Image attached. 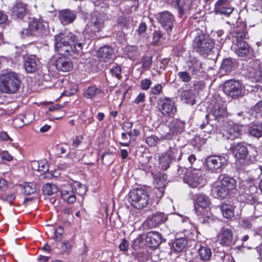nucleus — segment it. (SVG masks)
Segmentation results:
<instances>
[{
	"label": "nucleus",
	"instance_id": "c85d7f7f",
	"mask_svg": "<svg viewBox=\"0 0 262 262\" xmlns=\"http://www.w3.org/2000/svg\"><path fill=\"white\" fill-rule=\"evenodd\" d=\"M60 195L63 200L69 204H73L76 200V195L73 187L61 190Z\"/></svg>",
	"mask_w": 262,
	"mask_h": 262
},
{
	"label": "nucleus",
	"instance_id": "774afa93",
	"mask_svg": "<svg viewBox=\"0 0 262 262\" xmlns=\"http://www.w3.org/2000/svg\"><path fill=\"white\" fill-rule=\"evenodd\" d=\"M234 64V63L231 58H227L223 60L221 66H231Z\"/></svg>",
	"mask_w": 262,
	"mask_h": 262
},
{
	"label": "nucleus",
	"instance_id": "7c9ffc66",
	"mask_svg": "<svg viewBox=\"0 0 262 262\" xmlns=\"http://www.w3.org/2000/svg\"><path fill=\"white\" fill-rule=\"evenodd\" d=\"M232 239V233L229 229H223L220 236V244L222 245H229Z\"/></svg>",
	"mask_w": 262,
	"mask_h": 262
},
{
	"label": "nucleus",
	"instance_id": "864d4df0",
	"mask_svg": "<svg viewBox=\"0 0 262 262\" xmlns=\"http://www.w3.org/2000/svg\"><path fill=\"white\" fill-rule=\"evenodd\" d=\"M151 84V81L148 79L142 80L141 82V88L142 90H148Z\"/></svg>",
	"mask_w": 262,
	"mask_h": 262
},
{
	"label": "nucleus",
	"instance_id": "e2e57ef3",
	"mask_svg": "<svg viewBox=\"0 0 262 262\" xmlns=\"http://www.w3.org/2000/svg\"><path fill=\"white\" fill-rule=\"evenodd\" d=\"M83 139L82 137L76 136L75 138L74 139L72 142V146L74 148H76L78 146V145L80 144L82 140Z\"/></svg>",
	"mask_w": 262,
	"mask_h": 262
},
{
	"label": "nucleus",
	"instance_id": "393cba45",
	"mask_svg": "<svg viewBox=\"0 0 262 262\" xmlns=\"http://www.w3.org/2000/svg\"><path fill=\"white\" fill-rule=\"evenodd\" d=\"M114 54V50L110 46L101 47L97 52V56L100 60L106 61L111 59Z\"/></svg>",
	"mask_w": 262,
	"mask_h": 262
},
{
	"label": "nucleus",
	"instance_id": "e433bc0d",
	"mask_svg": "<svg viewBox=\"0 0 262 262\" xmlns=\"http://www.w3.org/2000/svg\"><path fill=\"white\" fill-rule=\"evenodd\" d=\"M187 245V241L184 237H181L175 240L173 244V247L175 251L182 252Z\"/></svg>",
	"mask_w": 262,
	"mask_h": 262
},
{
	"label": "nucleus",
	"instance_id": "b1692460",
	"mask_svg": "<svg viewBox=\"0 0 262 262\" xmlns=\"http://www.w3.org/2000/svg\"><path fill=\"white\" fill-rule=\"evenodd\" d=\"M172 139V134L171 133H167L165 134L161 135L160 138L155 135L148 137L146 139V142L149 146L152 147L156 146L160 141L164 140H169Z\"/></svg>",
	"mask_w": 262,
	"mask_h": 262
},
{
	"label": "nucleus",
	"instance_id": "a19ab883",
	"mask_svg": "<svg viewBox=\"0 0 262 262\" xmlns=\"http://www.w3.org/2000/svg\"><path fill=\"white\" fill-rule=\"evenodd\" d=\"M101 91L97 88L95 86H90L85 91L84 95V96L88 98L91 99L95 97L96 94L100 93Z\"/></svg>",
	"mask_w": 262,
	"mask_h": 262
},
{
	"label": "nucleus",
	"instance_id": "58836bf2",
	"mask_svg": "<svg viewBox=\"0 0 262 262\" xmlns=\"http://www.w3.org/2000/svg\"><path fill=\"white\" fill-rule=\"evenodd\" d=\"M196 201L198 205L202 208L207 209L209 207V199L204 194L198 195L196 198Z\"/></svg>",
	"mask_w": 262,
	"mask_h": 262
},
{
	"label": "nucleus",
	"instance_id": "052dcab7",
	"mask_svg": "<svg viewBox=\"0 0 262 262\" xmlns=\"http://www.w3.org/2000/svg\"><path fill=\"white\" fill-rule=\"evenodd\" d=\"M241 225L245 228L250 229L252 226V223L249 219H244L242 221Z\"/></svg>",
	"mask_w": 262,
	"mask_h": 262
},
{
	"label": "nucleus",
	"instance_id": "ddd939ff",
	"mask_svg": "<svg viewBox=\"0 0 262 262\" xmlns=\"http://www.w3.org/2000/svg\"><path fill=\"white\" fill-rule=\"evenodd\" d=\"M224 92L233 98L242 95V90L240 82L234 80L226 81L224 85Z\"/></svg>",
	"mask_w": 262,
	"mask_h": 262
},
{
	"label": "nucleus",
	"instance_id": "f03ea898",
	"mask_svg": "<svg viewBox=\"0 0 262 262\" xmlns=\"http://www.w3.org/2000/svg\"><path fill=\"white\" fill-rule=\"evenodd\" d=\"M246 28L243 26L237 25L233 28L231 33V39L233 42L232 48L239 56H244L249 51L248 44L244 40L246 37Z\"/></svg>",
	"mask_w": 262,
	"mask_h": 262
},
{
	"label": "nucleus",
	"instance_id": "5fc2aeb1",
	"mask_svg": "<svg viewBox=\"0 0 262 262\" xmlns=\"http://www.w3.org/2000/svg\"><path fill=\"white\" fill-rule=\"evenodd\" d=\"M162 85L158 84L150 89V92L153 95H159L162 91Z\"/></svg>",
	"mask_w": 262,
	"mask_h": 262
},
{
	"label": "nucleus",
	"instance_id": "4d7b16f0",
	"mask_svg": "<svg viewBox=\"0 0 262 262\" xmlns=\"http://www.w3.org/2000/svg\"><path fill=\"white\" fill-rule=\"evenodd\" d=\"M143 242V239L141 237L138 236L135 239L133 242L132 246L135 249L139 248L140 245Z\"/></svg>",
	"mask_w": 262,
	"mask_h": 262
},
{
	"label": "nucleus",
	"instance_id": "ea45409f",
	"mask_svg": "<svg viewBox=\"0 0 262 262\" xmlns=\"http://www.w3.org/2000/svg\"><path fill=\"white\" fill-rule=\"evenodd\" d=\"M181 97L186 103L193 105L195 103L194 95L191 91H183L181 93Z\"/></svg>",
	"mask_w": 262,
	"mask_h": 262
},
{
	"label": "nucleus",
	"instance_id": "13d9d810",
	"mask_svg": "<svg viewBox=\"0 0 262 262\" xmlns=\"http://www.w3.org/2000/svg\"><path fill=\"white\" fill-rule=\"evenodd\" d=\"M145 96L144 93H140L134 100V102L137 104L144 102L145 101Z\"/></svg>",
	"mask_w": 262,
	"mask_h": 262
},
{
	"label": "nucleus",
	"instance_id": "603ef678",
	"mask_svg": "<svg viewBox=\"0 0 262 262\" xmlns=\"http://www.w3.org/2000/svg\"><path fill=\"white\" fill-rule=\"evenodd\" d=\"M38 170L43 172H47L49 170L48 165L46 162L41 161L38 163Z\"/></svg>",
	"mask_w": 262,
	"mask_h": 262
},
{
	"label": "nucleus",
	"instance_id": "dca6fc26",
	"mask_svg": "<svg viewBox=\"0 0 262 262\" xmlns=\"http://www.w3.org/2000/svg\"><path fill=\"white\" fill-rule=\"evenodd\" d=\"M223 129V135L227 139L233 140L237 138L241 134L242 126L237 124H228Z\"/></svg>",
	"mask_w": 262,
	"mask_h": 262
},
{
	"label": "nucleus",
	"instance_id": "39448f33",
	"mask_svg": "<svg viewBox=\"0 0 262 262\" xmlns=\"http://www.w3.org/2000/svg\"><path fill=\"white\" fill-rule=\"evenodd\" d=\"M129 197L131 205L137 209L146 207L149 203L148 192L141 188L132 190L129 193Z\"/></svg>",
	"mask_w": 262,
	"mask_h": 262
},
{
	"label": "nucleus",
	"instance_id": "a878e982",
	"mask_svg": "<svg viewBox=\"0 0 262 262\" xmlns=\"http://www.w3.org/2000/svg\"><path fill=\"white\" fill-rule=\"evenodd\" d=\"M247 77L252 81H262V67H249Z\"/></svg>",
	"mask_w": 262,
	"mask_h": 262
},
{
	"label": "nucleus",
	"instance_id": "37998d69",
	"mask_svg": "<svg viewBox=\"0 0 262 262\" xmlns=\"http://www.w3.org/2000/svg\"><path fill=\"white\" fill-rule=\"evenodd\" d=\"M171 5L177 8L181 16L184 13L183 7L185 5V0H172Z\"/></svg>",
	"mask_w": 262,
	"mask_h": 262
},
{
	"label": "nucleus",
	"instance_id": "0eeeda50",
	"mask_svg": "<svg viewBox=\"0 0 262 262\" xmlns=\"http://www.w3.org/2000/svg\"><path fill=\"white\" fill-rule=\"evenodd\" d=\"M207 167L215 172H220L228 164L226 156L214 155L208 157L206 159Z\"/></svg>",
	"mask_w": 262,
	"mask_h": 262
},
{
	"label": "nucleus",
	"instance_id": "72a5a7b5",
	"mask_svg": "<svg viewBox=\"0 0 262 262\" xmlns=\"http://www.w3.org/2000/svg\"><path fill=\"white\" fill-rule=\"evenodd\" d=\"M206 119L207 120V123H203L201 125V128L204 129V132L211 133L214 132V129H216L217 127L220 126L216 122L211 121L209 118H206Z\"/></svg>",
	"mask_w": 262,
	"mask_h": 262
},
{
	"label": "nucleus",
	"instance_id": "79ce46f5",
	"mask_svg": "<svg viewBox=\"0 0 262 262\" xmlns=\"http://www.w3.org/2000/svg\"><path fill=\"white\" fill-rule=\"evenodd\" d=\"M73 187L75 189V193L76 192L80 195L84 194L87 190L86 186L78 182L74 183Z\"/></svg>",
	"mask_w": 262,
	"mask_h": 262
},
{
	"label": "nucleus",
	"instance_id": "49530a36",
	"mask_svg": "<svg viewBox=\"0 0 262 262\" xmlns=\"http://www.w3.org/2000/svg\"><path fill=\"white\" fill-rule=\"evenodd\" d=\"M65 55H62L56 61L55 66H71L72 62L69 59H67Z\"/></svg>",
	"mask_w": 262,
	"mask_h": 262
},
{
	"label": "nucleus",
	"instance_id": "bf43d9fd",
	"mask_svg": "<svg viewBox=\"0 0 262 262\" xmlns=\"http://www.w3.org/2000/svg\"><path fill=\"white\" fill-rule=\"evenodd\" d=\"M13 64L12 59L6 58L4 56L0 57V64Z\"/></svg>",
	"mask_w": 262,
	"mask_h": 262
},
{
	"label": "nucleus",
	"instance_id": "9d476101",
	"mask_svg": "<svg viewBox=\"0 0 262 262\" xmlns=\"http://www.w3.org/2000/svg\"><path fill=\"white\" fill-rule=\"evenodd\" d=\"M156 18L165 30L168 33L171 32L175 22L174 15L168 11L159 13Z\"/></svg>",
	"mask_w": 262,
	"mask_h": 262
},
{
	"label": "nucleus",
	"instance_id": "c03bdc74",
	"mask_svg": "<svg viewBox=\"0 0 262 262\" xmlns=\"http://www.w3.org/2000/svg\"><path fill=\"white\" fill-rule=\"evenodd\" d=\"M39 64H40L39 59L34 55H31L25 59L24 66H33V64L38 66Z\"/></svg>",
	"mask_w": 262,
	"mask_h": 262
},
{
	"label": "nucleus",
	"instance_id": "9b49d317",
	"mask_svg": "<svg viewBox=\"0 0 262 262\" xmlns=\"http://www.w3.org/2000/svg\"><path fill=\"white\" fill-rule=\"evenodd\" d=\"M90 25L94 32L101 31L105 26V23L108 19L106 14L94 12L90 15Z\"/></svg>",
	"mask_w": 262,
	"mask_h": 262
},
{
	"label": "nucleus",
	"instance_id": "4468645a",
	"mask_svg": "<svg viewBox=\"0 0 262 262\" xmlns=\"http://www.w3.org/2000/svg\"><path fill=\"white\" fill-rule=\"evenodd\" d=\"M234 8L231 6L229 0H218L214 5L213 11L216 15L229 16L232 13Z\"/></svg>",
	"mask_w": 262,
	"mask_h": 262
},
{
	"label": "nucleus",
	"instance_id": "6ab92c4d",
	"mask_svg": "<svg viewBox=\"0 0 262 262\" xmlns=\"http://www.w3.org/2000/svg\"><path fill=\"white\" fill-rule=\"evenodd\" d=\"M233 154L236 161H244L248 155L247 147L242 143H237L231 147Z\"/></svg>",
	"mask_w": 262,
	"mask_h": 262
},
{
	"label": "nucleus",
	"instance_id": "c756f323",
	"mask_svg": "<svg viewBox=\"0 0 262 262\" xmlns=\"http://www.w3.org/2000/svg\"><path fill=\"white\" fill-rule=\"evenodd\" d=\"M248 133L251 136L257 138L262 137V122L251 124L248 128Z\"/></svg>",
	"mask_w": 262,
	"mask_h": 262
},
{
	"label": "nucleus",
	"instance_id": "f257e3e1",
	"mask_svg": "<svg viewBox=\"0 0 262 262\" xmlns=\"http://www.w3.org/2000/svg\"><path fill=\"white\" fill-rule=\"evenodd\" d=\"M77 37L71 33H60L55 36V48L61 55H72L76 51Z\"/></svg>",
	"mask_w": 262,
	"mask_h": 262
},
{
	"label": "nucleus",
	"instance_id": "2eb2a0df",
	"mask_svg": "<svg viewBox=\"0 0 262 262\" xmlns=\"http://www.w3.org/2000/svg\"><path fill=\"white\" fill-rule=\"evenodd\" d=\"M167 219V216L164 213L156 212L148 216L144 224L145 226L149 228H152L163 223Z\"/></svg>",
	"mask_w": 262,
	"mask_h": 262
},
{
	"label": "nucleus",
	"instance_id": "f3484780",
	"mask_svg": "<svg viewBox=\"0 0 262 262\" xmlns=\"http://www.w3.org/2000/svg\"><path fill=\"white\" fill-rule=\"evenodd\" d=\"M27 5L20 1H17L12 10V16L15 19H24L27 15Z\"/></svg>",
	"mask_w": 262,
	"mask_h": 262
},
{
	"label": "nucleus",
	"instance_id": "338daca9",
	"mask_svg": "<svg viewBox=\"0 0 262 262\" xmlns=\"http://www.w3.org/2000/svg\"><path fill=\"white\" fill-rule=\"evenodd\" d=\"M187 172L186 169L184 168H180L178 169V174L180 177L183 179L184 181V178H187V176H185V173Z\"/></svg>",
	"mask_w": 262,
	"mask_h": 262
},
{
	"label": "nucleus",
	"instance_id": "a18cd8bd",
	"mask_svg": "<svg viewBox=\"0 0 262 262\" xmlns=\"http://www.w3.org/2000/svg\"><path fill=\"white\" fill-rule=\"evenodd\" d=\"M256 81H252V79H249L248 77L244 81V88L246 89L248 91H253L256 87L255 82Z\"/></svg>",
	"mask_w": 262,
	"mask_h": 262
},
{
	"label": "nucleus",
	"instance_id": "3c124183",
	"mask_svg": "<svg viewBox=\"0 0 262 262\" xmlns=\"http://www.w3.org/2000/svg\"><path fill=\"white\" fill-rule=\"evenodd\" d=\"M178 75L181 80L184 82H189L191 79V77L186 72H179Z\"/></svg>",
	"mask_w": 262,
	"mask_h": 262
},
{
	"label": "nucleus",
	"instance_id": "de8ad7c7",
	"mask_svg": "<svg viewBox=\"0 0 262 262\" xmlns=\"http://www.w3.org/2000/svg\"><path fill=\"white\" fill-rule=\"evenodd\" d=\"M24 192L27 195H30L36 191L35 184L33 183H29L26 184L24 187Z\"/></svg>",
	"mask_w": 262,
	"mask_h": 262
},
{
	"label": "nucleus",
	"instance_id": "6e6552de",
	"mask_svg": "<svg viewBox=\"0 0 262 262\" xmlns=\"http://www.w3.org/2000/svg\"><path fill=\"white\" fill-rule=\"evenodd\" d=\"M227 117L226 108L224 104H214L209 114L206 115V118H209L212 122H216L220 125H223Z\"/></svg>",
	"mask_w": 262,
	"mask_h": 262
},
{
	"label": "nucleus",
	"instance_id": "4be33fe9",
	"mask_svg": "<svg viewBox=\"0 0 262 262\" xmlns=\"http://www.w3.org/2000/svg\"><path fill=\"white\" fill-rule=\"evenodd\" d=\"M169 132L172 136L181 134L184 129L185 122L179 119H173L168 125Z\"/></svg>",
	"mask_w": 262,
	"mask_h": 262
},
{
	"label": "nucleus",
	"instance_id": "c9c22d12",
	"mask_svg": "<svg viewBox=\"0 0 262 262\" xmlns=\"http://www.w3.org/2000/svg\"><path fill=\"white\" fill-rule=\"evenodd\" d=\"M198 254L201 260L206 261L210 259L212 252L211 249L208 247L202 246L198 250Z\"/></svg>",
	"mask_w": 262,
	"mask_h": 262
},
{
	"label": "nucleus",
	"instance_id": "a211bd4d",
	"mask_svg": "<svg viewBox=\"0 0 262 262\" xmlns=\"http://www.w3.org/2000/svg\"><path fill=\"white\" fill-rule=\"evenodd\" d=\"M163 241L162 235L156 231H150L147 233L145 238L146 245L150 247L157 248Z\"/></svg>",
	"mask_w": 262,
	"mask_h": 262
},
{
	"label": "nucleus",
	"instance_id": "20e7f679",
	"mask_svg": "<svg viewBox=\"0 0 262 262\" xmlns=\"http://www.w3.org/2000/svg\"><path fill=\"white\" fill-rule=\"evenodd\" d=\"M214 40L202 33H198L193 40V49L202 55H209L214 52Z\"/></svg>",
	"mask_w": 262,
	"mask_h": 262
},
{
	"label": "nucleus",
	"instance_id": "412c9836",
	"mask_svg": "<svg viewBox=\"0 0 262 262\" xmlns=\"http://www.w3.org/2000/svg\"><path fill=\"white\" fill-rule=\"evenodd\" d=\"M166 176L163 174H157L154 179V184L159 193L156 192L158 197H161L163 195L166 186Z\"/></svg>",
	"mask_w": 262,
	"mask_h": 262
},
{
	"label": "nucleus",
	"instance_id": "4c0bfd02",
	"mask_svg": "<svg viewBox=\"0 0 262 262\" xmlns=\"http://www.w3.org/2000/svg\"><path fill=\"white\" fill-rule=\"evenodd\" d=\"M58 190L57 186L53 183H46L42 187V192L45 194L51 195Z\"/></svg>",
	"mask_w": 262,
	"mask_h": 262
},
{
	"label": "nucleus",
	"instance_id": "bb28decb",
	"mask_svg": "<svg viewBox=\"0 0 262 262\" xmlns=\"http://www.w3.org/2000/svg\"><path fill=\"white\" fill-rule=\"evenodd\" d=\"M29 27L33 34V36H39L41 34L45 28V25L42 22L36 19L32 20Z\"/></svg>",
	"mask_w": 262,
	"mask_h": 262
},
{
	"label": "nucleus",
	"instance_id": "09e8293b",
	"mask_svg": "<svg viewBox=\"0 0 262 262\" xmlns=\"http://www.w3.org/2000/svg\"><path fill=\"white\" fill-rule=\"evenodd\" d=\"M110 73L112 76H115L118 78H120L121 73V67H113V68L110 69Z\"/></svg>",
	"mask_w": 262,
	"mask_h": 262
},
{
	"label": "nucleus",
	"instance_id": "cd10ccee",
	"mask_svg": "<svg viewBox=\"0 0 262 262\" xmlns=\"http://www.w3.org/2000/svg\"><path fill=\"white\" fill-rule=\"evenodd\" d=\"M219 179L220 183L229 191L234 189L236 186V182L233 178L227 175H222Z\"/></svg>",
	"mask_w": 262,
	"mask_h": 262
},
{
	"label": "nucleus",
	"instance_id": "0e129e2a",
	"mask_svg": "<svg viewBox=\"0 0 262 262\" xmlns=\"http://www.w3.org/2000/svg\"><path fill=\"white\" fill-rule=\"evenodd\" d=\"M1 156L3 159H5L8 161H10L12 159V157L11 155L9 154V153L7 151H3L1 153Z\"/></svg>",
	"mask_w": 262,
	"mask_h": 262
},
{
	"label": "nucleus",
	"instance_id": "69168bd1",
	"mask_svg": "<svg viewBox=\"0 0 262 262\" xmlns=\"http://www.w3.org/2000/svg\"><path fill=\"white\" fill-rule=\"evenodd\" d=\"M21 33L23 37L29 36L30 35H33V34L31 32L29 26L28 28L23 29L21 31Z\"/></svg>",
	"mask_w": 262,
	"mask_h": 262
},
{
	"label": "nucleus",
	"instance_id": "423d86ee",
	"mask_svg": "<svg viewBox=\"0 0 262 262\" xmlns=\"http://www.w3.org/2000/svg\"><path fill=\"white\" fill-rule=\"evenodd\" d=\"M257 187L251 183L243 185L239 190V199L248 204H253L258 202Z\"/></svg>",
	"mask_w": 262,
	"mask_h": 262
},
{
	"label": "nucleus",
	"instance_id": "1a4fd4ad",
	"mask_svg": "<svg viewBox=\"0 0 262 262\" xmlns=\"http://www.w3.org/2000/svg\"><path fill=\"white\" fill-rule=\"evenodd\" d=\"M184 181L192 188L202 187L205 183L202 171L197 169H194L189 172L187 178H184Z\"/></svg>",
	"mask_w": 262,
	"mask_h": 262
},
{
	"label": "nucleus",
	"instance_id": "f704fd0d",
	"mask_svg": "<svg viewBox=\"0 0 262 262\" xmlns=\"http://www.w3.org/2000/svg\"><path fill=\"white\" fill-rule=\"evenodd\" d=\"M173 161L165 153L159 157V166L162 170L167 169Z\"/></svg>",
	"mask_w": 262,
	"mask_h": 262
},
{
	"label": "nucleus",
	"instance_id": "7ed1b4c3",
	"mask_svg": "<svg viewBox=\"0 0 262 262\" xmlns=\"http://www.w3.org/2000/svg\"><path fill=\"white\" fill-rule=\"evenodd\" d=\"M20 85V76L16 72H7L0 76V91L2 93H15L19 90Z\"/></svg>",
	"mask_w": 262,
	"mask_h": 262
},
{
	"label": "nucleus",
	"instance_id": "680f3d73",
	"mask_svg": "<svg viewBox=\"0 0 262 262\" xmlns=\"http://www.w3.org/2000/svg\"><path fill=\"white\" fill-rule=\"evenodd\" d=\"M128 244L127 242L125 239H123L122 242L119 245V248L121 251H126L128 249Z\"/></svg>",
	"mask_w": 262,
	"mask_h": 262
},
{
	"label": "nucleus",
	"instance_id": "5701e85b",
	"mask_svg": "<svg viewBox=\"0 0 262 262\" xmlns=\"http://www.w3.org/2000/svg\"><path fill=\"white\" fill-rule=\"evenodd\" d=\"M229 190L222 185L220 183H216L213 184L212 187V195L215 198L225 199L228 194Z\"/></svg>",
	"mask_w": 262,
	"mask_h": 262
},
{
	"label": "nucleus",
	"instance_id": "f8f14e48",
	"mask_svg": "<svg viewBox=\"0 0 262 262\" xmlns=\"http://www.w3.org/2000/svg\"><path fill=\"white\" fill-rule=\"evenodd\" d=\"M158 108L162 115L166 116H173L176 111L174 102L169 98L160 99L158 102Z\"/></svg>",
	"mask_w": 262,
	"mask_h": 262
},
{
	"label": "nucleus",
	"instance_id": "2f4dec72",
	"mask_svg": "<svg viewBox=\"0 0 262 262\" xmlns=\"http://www.w3.org/2000/svg\"><path fill=\"white\" fill-rule=\"evenodd\" d=\"M173 161L176 160H179L181 159L182 154L175 145L173 146H170L168 150L165 152Z\"/></svg>",
	"mask_w": 262,
	"mask_h": 262
},
{
	"label": "nucleus",
	"instance_id": "8fccbe9b",
	"mask_svg": "<svg viewBox=\"0 0 262 262\" xmlns=\"http://www.w3.org/2000/svg\"><path fill=\"white\" fill-rule=\"evenodd\" d=\"M15 198L16 195L14 193H12L6 195H3L2 196L1 199L2 200L6 201L10 204H11L15 199Z\"/></svg>",
	"mask_w": 262,
	"mask_h": 262
},
{
	"label": "nucleus",
	"instance_id": "6e6d98bb",
	"mask_svg": "<svg viewBox=\"0 0 262 262\" xmlns=\"http://www.w3.org/2000/svg\"><path fill=\"white\" fill-rule=\"evenodd\" d=\"M33 119V114L28 113L24 116V118L21 119L24 124H28L32 122Z\"/></svg>",
	"mask_w": 262,
	"mask_h": 262
},
{
	"label": "nucleus",
	"instance_id": "aec40b11",
	"mask_svg": "<svg viewBox=\"0 0 262 262\" xmlns=\"http://www.w3.org/2000/svg\"><path fill=\"white\" fill-rule=\"evenodd\" d=\"M58 17L63 25H68L75 19L76 15L74 11L70 9H63L59 11Z\"/></svg>",
	"mask_w": 262,
	"mask_h": 262
},
{
	"label": "nucleus",
	"instance_id": "473e14b6",
	"mask_svg": "<svg viewBox=\"0 0 262 262\" xmlns=\"http://www.w3.org/2000/svg\"><path fill=\"white\" fill-rule=\"evenodd\" d=\"M220 208L223 216L226 219H231L234 215V209L232 206L229 204H223Z\"/></svg>",
	"mask_w": 262,
	"mask_h": 262
}]
</instances>
